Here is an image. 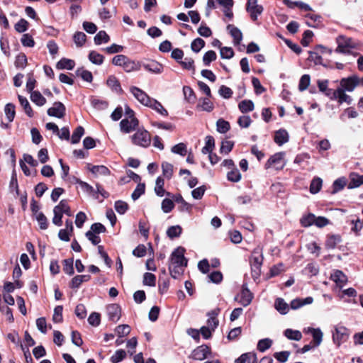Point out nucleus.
I'll list each match as a JSON object with an SVG mask.
<instances>
[{"instance_id": "f257e3e1", "label": "nucleus", "mask_w": 363, "mask_h": 363, "mask_svg": "<svg viewBox=\"0 0 363 363\" xmlns=\"http://www.w3.org/2000/svg\"><path fill=\"white\" fill-rule=\"evenodd\" d=\"M337 46L335 49L337 53L351 54L354 56L357 53L354 52L359 47V43L354 41L352 38L346 37L345 35H339L336 38Z\"/></svg>"}, {"instance_id": "f03ea898", "label": "nucleus", "mask_w": 363, "mask_h": 363, "mask_svg": "<svg viewBox=\"0 0 363 363\" xmlns=\"http://www.w3.org/2000/svg\"><path fill=\"white\" fill-rule=\"evenodd\" d=\"M112 63L116 66L122 67L126 72L138 71L140 68L139 62L129 59L124 55H118L113 57Z\"/></svg>"}, {"instance_id": "7ed1b4c3", "label": "nucleus", "mask_w": 363, "mask_h": 363, "mask_svg": "<svg viewBox=\"0 0 363 363\" xmlns=\"http://www.w3.org/2000/svg\"><path fill=\"white\" fill-rule=\"evenodd\" d=\"M263 259L262 249L259 247H256L252 251L250 259L252 273L256 276H259L261 272Z\"/></svg>"}, {"instance_id": "20e7f679", "label": "nucleus", "mask_w": 363, "mask_h": 363, "mask_svg": "<svg viewBox=\"0 0 363 363\" xmlns=\"http://www.w3.org/2000/svg\"><path fill=\"white\" fill-rule=\"evenodd\" d=\"M132 143L138 146L147 147L151 143V135L145 129H138L132 136Z\"/></svg>"}, {"instance_id": "39448f33", "label": "nucleus", "mask_w": 363, "mask_h": 363, "mask_svg": "<svg viewBox=\"0 0 363 363\" xmlns=\"http://www.w3.org/2000/svg\"><path fill=\"white\" fill-rule=\"evenodd\" d=\"M284 157V152H277L272 155L265 164L266 169L274 168L277 170L282 169L285 166Z\"/></svg>"}, {"instance_id": "423d86ee", "label": "nucleus", "mask_w": 363, "mask_h": 363, "mask_svg": "<svg viewBox=\"0 0 363 363\" xmlns=\"http://www.w3.org/2000/svg\"><path fill=\"white\" fill-rule=\"evenodd\" d=\"M138 125V120L135 117H125L120 123L121 131L129 133L135 130Z\"/></svg>"}, {"instance_id": "0eeeda50", "label": "nucleus", "mask_w": 363, "mask_h": 363, "mask_svg": "<svg viewBox=\"0 0 363 363\" xmlns=\"http://www.w3.org/2000/svg\"><path fill=\"white\" fill-rule=\"evenodd\" d=\"M246 10L250 13L252 21H255L257 20L258 16L262 13L263 7L257 3V0H248Z\"/></svg>"}, {"instance_id": "6e6552de", "label": "nucleus", "mask_w": 363, "mask_h": 363, "mask_svg": "<svg viewBox=\"0 0 363 363\" xmlns=\"http://www.w3.org/2000/svg\"><path fill=\"white\" fill-rule=\"evenodd\" d=\"M184 249L183 247L177 248L171 255L170 264L186 267L187 260L184 257Z\"/></svg>"}, {"instance_id": "1a4fd4ad", "label": "nucleus", "mask_w": 363, "mask_h": 363, "mask_svg": "<svg viewBox=\"0 0 363 363\" xmlns=\"http://www.w3.org/2000/svg\"><path fill=\"white\" fill-rule=\"evenodd\" d=\"M348 336L349 333L347 328L342 325H338L335 328V333L333 334V341L340 346L342 342L347 340Z\"/></svg>"}, {"instance_id": "9d476101", "label": "nucleus", "mask_w": 363, "mask_h": 363, "mask_svg": "<svg viewBox=\"0 0 363 363\" xmlns=\"http://www.w3.org/2000/svg\"><path fill=\"white\" fill-rule=\"evenodd\" d=\"M130 91L140 104L145 106H148L152 99L144 91L136 86H131Z\"/></svg>"}, {"instance_id": "9b49d317", "label": "nucleus", "mask_w": 363, "mask_h": 363, "mask_svg": "<svg viewBox=\"0 0 363 363\" xmlns=\"http://www.w3.org/2000/svg\"><path fill=\"white\" fill-rule=\"evenodd\" d=\"M253 298V295L247 289L246 284H243L240 294L235 297V300L241 303L243 306L250 305Z\"/></svg>"}, {"instance_id": "f8f14e48", "label": "nucleus", "mask_w": 363, "mask_h": 363, "mask_svg": "<svg viewBox=\"0 0 363 363\" xmlns=\"http://www.w3.org/2000/svg\"><path fill=\"white\" fill-rule=\"evenodd\" d=\"M211 352V349L206 345L197 347L191 354V357L195 360H203Z\"/></svg>"}, {"instance_id": "ddd939ff", "label": "nucleus", "mask_w": 363, "mask_h": 363, "mask_svg": "<svg viewBox=\"0 0 363 363\" xmlns=\"http://www.w3.org/2000/svg\"><path fill=\"white\" fill-rule=\"evenodd\" d=\"M143 67L147 71L157 74H161L164 69L163 65L155 60H147L143 62Z\"/></svg>"}, {"instance_id": "4468645a", "label": "nucleus", "mask_w": 363, "mask_h": 363, "mask_svg": "<svg viewBox=\"0 0 363 363\" xmlns=\"http://www.w3.org/2000/svg\"><path fill=\"white\" fill-rule=\"evenodd\" d=\"M330 279L333 280L337 287L342 289L347 281V276L340 270H335L330 275Z\"/></svg>"}, {"instance_id": "2eb2a0df", "label": "nucleus", "mask_w": 363, "mask_h": 363, "mask_svg": "<svg viewBox=\"0 0 363 363\" xmlns=\"http://www.w3.org/2000/svg\"><path fill=\"white\" fill-rule=\"evenodd\" d=\"M358 82L359 80L357 77H350L342 79L340 81V85L342 89L345 91H352L358 84Z\"/></svg>"}, {"instance_id": "dca6fc26", "label": "nucleus", "mask_w": 363, "mask_h": 363, "mask_svg": "<svg viewBox=\"0 0 363 363\" xmlns=\"http://www.w3.org/2000/svg\"><path fill=\"white\" fill-rule=\"evenodd\" d=\"M88 169L95 177H106L110 175L111 172L108 167L104 165H92L88 164Z\"/></svg>"}, {"instance_id": "f3484780", "label": "nucleus", "mask_w": 363, "mask_h": 363, "mask_svg": "<svg viewBox=\"0 0 363 363\" xmlns=\"http://www.w3.org/2000/svg\"><path fill=\"white\" fill-rule=\"evenodd\" d=\"M108 319L114 323L117 322L121 315V308L118 304H111L107 307Z\"/></svg>"}, {"instance_id": "a211bd4d", "label": "nucleus", "mask_w": 363, "mask_h": 363, "mask_svg": "<svg viewBox=\"0 0 363 363\" xmlns=\"http://www.w3.org/2000/svg\"><path fill=\"white\" fill-rule=\"evenodd\" d=\"M65 112V106L60 102H55L53 106L48 108V114L50 116L57 118H62L64 116Z\"/></svg>"}, {"instance_id": "6ab92c4d", "label": "nucleus", "mask_w": 363, "mask_h": 363, "mask_svg": "<svg viewBox=\"0 0 363 363\" xmlns=\"http://www.w3.org/2000/svg\"><path fill=\"white\" fill-rule=\"evenodd\" d=\"M345 91L342 88L337 89L336 90L334 91L333 96H331V99L337 100L340 104H342L345 102L350 104L351 102V99L347 94H345Z\"/></svg>"}, {"instance_id": "aec40b11", "label": "nucleus", "mask_w": 363, "mask_h": 363, "mask_svg": "<svg viewBox=\"0 0 363 363\" xmlns=\"http://www.w3.org/2000/svg\"><path fill=\"white\" fill-rule=\"evenodd\" d=\"M33 214L35 216V220L38 222V224L41 230H46L48 228V220L46 218V216L42 213L38 212V211H35L34 208H33Z\"/></svg>"}, {"instance_id": "412c9836", "label": "nucleus", "mask_w": 363, "mask_h": 363, "mask_svg": "<svg viewBox=\"0 0 363 363\" xmlns=\"http://www.w3.org/2000/svg\"><path fill=\"white\" fill-rule=\"evenodd\" d=\"M274 140L277 145H282L288 142L289 134L286 130L280 129L275 132Z\"/></svg>"}, {"instance_id": "4be33fe9", "label": "nucleus", "mask_w": 363, "mask_h": 363, "mask_svg": "<svg viewBox=\"0 0 363 363\" xmlns=\"http://www.w3.org/2000/svg\"><path fill=\"white\" fill-rule=\"evenodd\" d=\"M227 30L233 38L234 43L236 45L240 44L242 39L241 31L238 28L230 24L227 26Z\"/></svg>"}, {"instance_id": "5701e85b", "label": "nucleus", "mask_w": 363, "mask_h": 363, "mask_svg": "<svg viewBox=\"0 0 363 363\" xmlns=\"http://www.w3.org/2000/svg\"><path fill=\"white\" fill-rule=\"evenodd\" d=\"M147 107L151 108L163 116H168V111L164 108L162 104L156 99H152Z\"/></svg>"}, {"instance_id": "b1692460", "label": "nucleus", "mask_w": 363, "mask_h": 363, "mask_svg": "<svg viewBox=\"0 0 363 363\" xmlns=\"http://www.w3.org/2000/svg\"><path fill=\"white\" fill-rule=\"evenodd\" d=\"M313 301L312 297H306L305 298H296L291 301L290 306L292 309H298L305 305L311 304Z\"/></svg>"}, {"instance_id": "393cba45", "label": "nucleus", "mask_w": 363, "mask_h": 363, "mask_svg": "<svg viewBox=\"0 0 363 363\" xmlns=\"http://www.w3.org/2000/svg\"><path fill=\"white\" fill-rule=\"evenodd\" d=\"M74 66V61L67 58H62L56 65V67L58 69L72 70Z\"/></svg>"}, {"instance_id": "a878e982", "label": "nucleus", "mask_w": 363, "mask_h": 363, "mask_svg": "<svg viewBox=\"0 0 363 363\" xmlns=\"http://www.w3.org/2000/svg\"><path fill=\"white\" fill-rule=\"evenodd\" d=\"M215 147V140L213 136L207 135L205 138V145L201 150L203 154H208L213 152Z\"/></svg>"}, {"instance_id": "bb28decb", "label": "nucleus", "mask_w": 363, "mask_h": 363, "mask_svg": "<svg viewBox=\"0 0 363 363\" xmlns=\"http://www.w3.org/2000/svg\"><path fill=\"white\" fill-rule=\"evenodd\" d=\"M30 99L38 106H43L46 104V99L38 91H33L30 93Z\"/></svg>"}, {"instance_id": "cd10ccee", "label": "nucleus", "mask_w": 363, "mask_h": 363, "mask_svg": "<svg viewBox=\"0 0 363 363\" xmlns=\"http://www.w3.org/2000/svg\"><path fill=\"white\" fill-rule=\"evenodd\" d=\"M308 332L310 333L313 336V342L315 346H318L323 340V333L319 328H311L308 329Z\"/></svg>"}, {"instance_id": "c85d7f7f", "label": "nucleus", "mask_w": 363, "mask_h": 363, "mask_svg": "<svg viewBox=\"0 0 363 363\" xmlns=\"http://www.w3.org/2000/svg\"><path fill=\"white\" fill-rule=\"evenodd\" d=\"M164 179L159 177L157 180H156V183H155V194L158 196H163L164 194H167L168 196L170 195V194L169 192H166L164 189Z\"/></svg>"}, {"instance_id": "c756f323", "label": "nucleus", "mask_w": 363, "mask_h": 363, "mask_svg": "<svg viewBox=\"0 0 363 363\" xmlns=\"http://www.w3.org/2000/svg\"><path fill=\"white\" fill-rule=\"evenodd\" d=\"M90 278V276L87 274L75 276L71 281L70 287L72 289L78 288L82 283L89 281Z\"/></svg>"}, {"instance_id": "7c9ffc66", "label": "nucleus", "mask_w": 363, "mask_h": 363, "mask_svg": "<svg viewBox=\"0 0 363 363\" xmlns=\"http://www.w3.org/2000/svg\"><path fill=\"white\" fill-rule=\"evenodd\" d=\"M210 97L208 98H201L199 100V103L197 105V108H201L202 111L211 112L213 111L214 106L213 104L209 99Z\"/></svg>"}, {"instance_id": "2f4dec72", "label": "nucleus", "mask_w": 363, "mask_h": 363, "mask_svg": "<svg viewBox=\"0 0 363 363\" xmlns=\"http://www.w3.org/2000/svg\"><path fill=\"white\" fill-rule=\"evenodd\" d=\"M240 111L245 113H248L254 110V103L251 100H243L238 104Z\"/></svg>"}, {"instance_id": "473e14b6", "label": "nucleus", "mask_w": 363, "mask_h": 363, "mask_svg": "<svg viewBox=\"0 0 363 363\" xmlns=\"http://www.w3.org/2000/svg\"><path fill=\"white\" fill-rule=\"evenodd\" d=\"M350 182L349 186L350 188L358 187L363 184V175H359L356 173H352L350 176Z\"/></svg>"}, {"instance_id": "72a5a7b5", "label": "nucleus", "mask_w": 363, "mask_h": 363, "mask_svg": "<svg viewBox=\"0 0 363 363\" xmlns=\"http://www.w3.org/2000/svg\"><path fill=\"white\" fill-rule=\"evenodd\" d=\"M284 335L289 339L291 340L299 341L302 338V333L297 330L292 329H286L284 331Z\"/></svg>"}, {"instance_id": "f704fd0d", "label": "nucleus", "mask_w": 363, "mask_h": 363, "mask_svg": "<svg viewBox=\"0 0 363 363\" xmlns=\"http://www.w3.org/2000/svg\"><path fill=\"white\" fill-rule=\"evenodd\" d=\"M184 267V266L169 264V270L171 276L174 279H178L183 274Z\"/></svg>"}, {"instance_id": "c9c22d12", "label": "nucleus", "mask_w": 363, "mask_h": 363, "mask_svg": "<svg viewBox=\"0 0 363 363\" xmlns=\"http://www.w3.org/2000/svg\"><path fill=\"white\" fill-rule=\"evenodd\" d=\"M315 216L313 213H308L303 216L301 220L300 223L303 227H310L315 223Z\"/></svg>"}, {"instance_id": "e433bc0d", "label": "nucleus", "mask_w": 363, "mask_h": 363, "mask_svg": "<svg viewBox=\"0 0 363 363\" xmlns=\"http://www.w3.org/2000/svg\"><path fill=\"white\" fill-rule=\"evenodd\" d=\"M107 85L116 92L122 91L119 81L115 76H109L107 79Z\"/></svg>"}, {"instance_id": "4c0bfd02", "label": "nucleus", "mask_w": 363, "mask_h": 363, "mask_svg": "<svg viewBox=\"0 0 363 363\" xmlns=\"http://www.w3.org/2000/svg\"><path fill=\"white\" fill-rule=\"evenodd\" d=\"M18 100L21 105L23 107L26 113L29 117H33V111L27 99L21 95H18Z\"/></svg>"}, {"instance_id": "58836bf2", "label": "nucleus", "mask_w": 363, "mask_h": 363, "mask_svg": "<svg viewBox=\"0 0 363 363\" xmlns=\"http://www.w3.org/2000/svg\"><path fill=\"white\" fill-rule=\"evenodd\" d=\"M275 308L281 314H286L289 311L288 304L282 298H277L274 303Z\"/></svg>"}, {"instance_id": "ea45409f", "label": "nucleus", "mask_w": 363, "mask_h": 363, "mask_svg": "<svg viewBox=\"0 0 363 363\" xmlns=\"http://www.w3.org/2000/svg\"><path fill=\"white\" fill-rule=\"evenodd\" d=\"M182 67L187 70H190L194 74L195 72L194 60L191 57H186L184 60L179 61Z\"/></svg>"}, {"instance_id": "a19ab883", "label": "nucleus", "mask_w": 363, "mask_h": 363, "mask_svg": "<svg viewBox=\"0 0 363 363\" xmlns=\"http://www.w3.org/2000/svg\"><path fill=\"white\" fill-rule=\"evenodd\" d=\"M27 57L24 53H19L16 57L14 62L15 66L19 69H23L27 65Z\"/></svg>"}, {"instance_id": "79ce46f5", "label": "nucleus", "mask_w": 363, "mask_h": 363, "mask_svg": "<svg viewBox=\"0 0 363 363\" xmlns=\"http://www.w3.org/2000/svg\"><path fill=\"white\" fill-rule=\"evenodd\" d=\"M54 208H58V211H60L62 214H66L68 216H72L70 208L65 200H62L58 205L55 206Z\"/></svg>"}, {"instance_id": "37998d69", "label": "nucleus", "mask_w": 363, "mask_h": 363, "mask_svg": "<svg viewBox=\"0 0 363 363\" xmlns=\"http://www.w3.org/2000/svg\"><path fill=\"white\" fill-rule=\"evenodd\" d=\"M89 59L92 63L100 65L103 63L104 57L99 52L96 51H91L89 55Z\"/></svg>"}, {"instance_id": "c03bdc74", "label": "nucleus", "mask_w": 363, "mask_h": 363, "mask_svg": "<svg viewBox=\"0 0 363 363\" xmlns=\"http://www.w3.org/2000/svg\"><path fill=\"white\" fill-rule=\"evenodd\" d=\"M109 40V36L104 30L99 31L94 37V43L96 45H101L102 43H108Z\"/></svg>"}, {"instance_id": "a18cd8bd", "label": "nucleus", "mask_w": 363, "mask_h": 363, "mask_svg": "<svg viewBox=\"0 0 363 363\" xmlns=\"http://www.w3.org/2000/svg\"><path fill=\"white\" fill-rule=\"evenodd\" d=\"M272 342V340L269 338L262 339L257 343V350L264 352L271 347Z\"/></svg>"}, {"instance_id": "49530a36", "label": "nucleus", "mask_w": 363, "mask_h": 363, "mask_svg": "<svg viewBox=\"0 0 363 363\" xmlns=\"http://www.w3.org/2000/svg\"><path fill=\"white\" fill-rule=\"evenodd\" d=\"M209 318L207 320V327H209L213 330H215V329L218 325L219 321L217 318V313L214 311L208 314Z\"/></svg>"}, {"instance_id": "de8ad7c7", "label": "nucleus", "mask_w": 363, "mask_h": 363, "mask_svg": "<svg viewBox=\"0 0 363 363\" xmlns=\"http://www.w3.org/2000/svg\"><path fill=\"white\" fill-rule=\"evenodd\" d=\"M182 229L179 225H174L169 227L167 230V236L172 239L179 237L182 233Z\"/></svg>"}, {"instance_id": "09e8293b", "label": "nucleus", "mask_w": 363, "mask_h": 363, "mask_svg": "<svg viewBox=\"0 0 363 363\" xmlns=\"http://www.w3.org/2000/svg\"><path fill=\"white\" fill-rule=\"evenodd\" d=\"M73 39L77 47H82L86 42V36L83 32H77L74 33Z\"/></svg>"}, {"instance_id": "8fccbe9b", "label": "nucleus", "mask_w": 363, "mask_h": 363, "mask_svg": "<svg viewBox=\"0 0 363 363\" xmlns=\"http://www.w3.org/2000/svg\"><path fill=\"white\" fill-rule=\"evenodd\" d=\"M216 53L213 50L206 52L203 56V62L206 66H208L211 62L216 60Z\"/></svg>"}, {"instance_id": "3c124183", "label": "nucleus", "mask_w": 363, "mask_h": 363, "mask_svg": "<svg viewBox=\"0 0 363 363\" xmlns=\"http://www.w3.org/2000/svg\"><path fill=\"white\" fill-rule=\"evenodd\" d=\"M310 82H311V77H310V76L308 74L303 75L301 77L300 81H299L298 89L301 91H305L309 86Z\"/></svg>"}, {"instance_id": "603ef678", "label": "nucleus", "mask_w": 363, "mask_h": 363, "mask_svg": "<svg viewBox=\"0 0 363 363\" xmlns=\"http://www.w3.org/2000/svg\"><path fill=\"white\" fill-rule=\"evenodd\" d=\"M227 178L230 182H238L241 179V174L239 170L235 167L228 172Z\"/></svg>"}, {"instance_id": "864d4df0", "label": "nucleus", "mask_w": 363, "mask_h": 363, "mask_svg": "<svg viewBox=\"0 0 363 363\" xmlns=\"http://www.w3.org/2000/svg\"><path fill=\"white\" fill-rule=\"evenodd\" d=\"M322 179L320 178H315L312 180L310 185V191L312 194L318 193L322 187Z\"/></svg>"}, {"instance_id": "5fc2aeb1", "label": "nucleus", "mask_w": 363, "mask_h": 363, "mask_svg": "<svg viewBox=\"0 0 363 363\" xmlns=\"http://www.w3.org/2000/svg\"><path fill=\"white\" fill-rule=\"evenodd\" d=\"M216 126L217 130L220 133H225L229 130L230 127V123L223 119L218 120L216 123Z\"/></svg>"}, {"instance_id": "6e6d98bb", "label": "nucleus", "mask_w": 363, "mask_h": 363, "mask_svg": "<svg viewBox=\"0 0 363 363\" xmlns=\"http://www.w3.org/2000/svg\"><path fill=\"white\" fill-rule=\"evenodd\" d=\"M21 42L24 47L33 48L35 45V41L32 35L28 33L22 35Z\"/></svg>"}, {"instance_id": "4d7b16f0", "label": "nucleus", "mask_w": 363, "mask_h": 363, "mask_svg": "<svg viewBox=\"0 0 363 363\" xmlns=\"http://www.w3.org/2000/svg\"><path fill=\"white\" fill-rule=\"evenodd\" d=\"M205 46V41L200 38H196L191 44V50L195 52H199Z\"/></svg>"}, {"instance_id": "13d9d810", "label": "nucleus", "mask_w": 363, "mask_h": 363, "mask_svg": "<svg viewBox=\"0 0 363 363\" xmlns=\"http://www.w3.org/2000/svg\"><path fill=\"white\" fill-rule=\"evenodd\" d=\"M62 310H63V308L62 306H57L55 308L53 315H52V320L55 323H59L62 322V320H63Z\"/></svg>"}, {"instance_id": "bf43d9fd", "label": "nucleus", "mask_w": 363, "mask_h": 363, "mask_svg": "<svg viewBox=\"0 0 363 363\" xmlns=\"http://www.w3.org/2000/svg\"><path fill=\"white\" fill-rule=\"evenodd\" d=\"M84 133V129L82 126L77 127L72 135V143L76 144L79 142L80 138Z\"/></svg>"}, {"instance_id": "052dcab7", "label": "nucleus", "mask_w": 363, "mask_h": 363, "mask_svg": "<svg viewBox=\"0 0 363 363\" xmlns=\"http://www.w3.org/2000/svg\"><path fill=\"white\" fill-rule=\"evenodd\" d=\"M172 152L184 156L187 152L186 145L183 143L175 145L172 147Z\"/></svg>"}, {"instance_id": "680f3d73", "label": "nucleus", "mask_w": 363, "mask_h": 363, "mask_svg": "<svg viewBox=\"0 0 363 363\" xmlns=\"http://www.w3.org/2000/svg\"><path fill=\"white\" fill-rule=\"evenodd\" d=\"M163 175L167 179H170L173 174V166L172 164L164 162L162 164Z\"/></svg>"}, {"instance_id": "e2e57ef3", "label": "nucleus", "mask_w": 363, "mask_h": 363, "mask_svg": "<svg viewBox=\"0 0 363 363\" xmlns=\"http://www.w3.org/2000/svg\"><path fill=\"white\" fill-rule=\"evenodd\" d=\"M126 357V352L123 350H118L111 357L112 363H118Z\"/></svg>"}, {"instance_id": "0e129e2a", "label": "nucleus", "mask_w": 363, "mask_h": 363, "mask_svg": "<svg viewBox=\"0 0 363 363\" xmlns=\"http://www.w3.org/2000/svg\"><path fill=\"white\" fill-rule=\"evenodd\" d=\"M28 26L29 23L26 20L21 18L15 24L14 27L17 32L23 33L28 30Z\"/></svg>"}, {"instance_id": "69168bd1", "label": "nucleus", "mask_w": 363, "mask_h": 363, "mask_svg": "<svg viewBox=\"0 0 363 363\" xmlns=\"http://www.w3.org/2000/svg\"><path fill=\"white\" fill-rule=\"evenodd\" d=\"M4 111L9 121H12L15 116V106L13 104H7Z\"/></svg>"}, {"instance_id": "338daca9", "label": "nucleus", "mask_w": 363, "mask_h": 363, "mask_svg": "<svg viewBox=\"0 0 363 363\" xmlns=\"http://www.w3.org/2000/svg\"><path fill=\"white\" fill-rule=\"evenodd\" d=\"M116 333L119 337H124L130 333V327L128 325H120L116 328Z\"/></svg>"}, {"instance_id": "774afa93", "label": "nucleus", "mask_w": 363, "mask_h": 363, "mask_svg": "<svg viewBox=\"0 0 363 363\" xmlns=\"http://www.w3.org/2000/svg\"><path fill=\"white\" fill-rule=\"evenodd\" d=\"M161 207L163 212L167 213L172 211L174 207V203L171 199H164L162 202Z\"/></svg>"}]
</instances>
